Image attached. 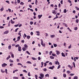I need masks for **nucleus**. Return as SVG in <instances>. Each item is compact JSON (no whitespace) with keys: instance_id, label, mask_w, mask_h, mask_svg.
I'll return each instance as SVG.
<instances>
[{"instance_id":"nucleus-1","label":"nucleus","mask_w":79,"mask_h":79,"mask_svg":"<svg viewBox=\"0 0 79 79\" xmlns=\"http://www.w3.org/2000/svg\"><path fill=\"white\" fill-rule=\"evenodd\" d=\"M40 77H39V78H40V79H42V78H44V75L43 74V73H40Z\"/></svg>"},{"instance_id":"nucleus-2","label":"nucleus","mask_w":79,"mask_h":79,"mask_svg":"<svg viewBox=\"0 0 79 79\" xmlns=\"http://www.w3.org/2000/svg\"><path fill=\"white\" fill-rule=\"evenodd\" d=\"M55 68V66L53 65L52 67H49L48 69H53V68Z\"/></svg>"},{"instance_id":"nucleus-3","label":"nucleus","mask_w":79,"mask_h":79,"mask_svg":"<svg viewBox=\"0 0 79 79\" xmlns=\"http://www.w3.org/2000/svg\"><path fill=\"white\" fill-rule=\"evenodd\" d=\"M8 33H9V31L8 30L4 32V34H8Z\"/></svg>"},{"instance_id":"nucleus-4","label":"nucleus","mask_w":79,"mask_h":79,"mask_svg":"<svg viewBox=\"0 0 79 79\" xmlns=\"http://www.w3.org/2000/svg\"><path fill=\"white\" fill-rule=\"evenodd\" d=\"M7 66V64H5V63H4L3 64H2V67H5V66Z\"/></svg>"},{"instance_id":"nucleus-5","label":"nucleus","mask_w":79,"mask_h":79,"mask_svg":"<svg viewBox=\"0 0 79 79\" xmlns=\"http://www.w3.org/2000/svg\"><path fill=\"white\" fill-rule=\"evenodd\" d=\"M18 51H19V52H21V50H22V49H21V46H19L18 48Z\"/></svg>"},{"instance_id":"nucleus-6","label":"nucleus","mask_w":79,"mask_h":79,"mask_svg":"<svg viewBox=\"0 0 79 79\" xmlns=\"http://www.w3.org/2000/svg\"><path fill=\"white\" fill-rule=\"evenodd\" d=\"M55 63H55V64H58V65H59L60 64V63H59V62H58V61H55Z\"/></svg>"},{"instance_id":"nucleus-7","label":"nucleus","mask_w":79,"mask_h":79,"mask_svg":"<svg viewBox=\"0 0 79 79\" xmlns=\"http://www.w3.org/2000/svg\"><path fill=\"white\" fill-rule=\"evenodd\" d=\"M42 16V15H38V17L39 18V19H40L41 18V17Z\"/></svg>"},{"instance_id":"nucleus-8","label":"nucleus","mask_w":79,"mask_h":79,"mask_svg":"<svg viewBox=\"0 0 79 79\" xmlns=\"http://www.w3.org/2000/svg\"><path fill=\"white\" fill-rule=\"evenodd\" d=\"M17 41H19L20 39H21V37H20V36H19L17 37Z\"/></svg>"},{"instance_id":"nucleus-9","label":"nucleus","mask_w":79,"mask_h":79,"mask_svg":"<svg viewBox=\"0 0 79 79\" xmlns=\"http://www.w3.org/2000/svg\"><path fill=\"white\" fill-rule=\"evenodd\" d=\"M56 53L57 55H59V54H60V52H59V51H57V50H56Z\"/></svg>"},{"instance_id":"nucleus-10","label":"nucleus","mask_w":79,"mask_h":79,"mask_svg":"<svg viewBox=\"0 0 79 79\" xmlns=\"http://www.w3.org/2000/svg\"><path fill=\"white\" fill-rule=\"evenodd\" d=\"M22 50L23 51H26L27 50V48H26L25 47H23L22 48Z\"/></svg>"},{"instance_id":"nucleus-11","label":"nucleus","mask_w":79,"mask_h":79,"mask_svg":"<svg viewBox=\"0 0 79 79\" xmlns=\"http://www.w3.org/2000/svg\"><path fill=\"white\" fill-rule=\"evenodd\" d=\"M10 58H11L10 55H9L7 57L6 60H8V59H10Z\"/></svg>"},{"instance_id":"nucleus-12","label":"nucleus","mask_w":79,"mask_h":79,"mask_svg":"<svg viewBox=\"0 0 79 79\" xmlns=\"http://www.w3.org/2000/svg\"><path fill=\"white\" fill-rule=\"evenodd\" d=\"M25 48H28V46H27V44H25L24 45Z\"/></svg>"},{"instance_id":"nucleus-13","label":"nucleus","mask_w":79,"mask_h":79,"mask_svg":"<svg viewBox=\"0 0 79 79\" xmlns=\"http://www.w3.org/2000/svg\"><path fill=\"white\" fill-rule=\"evenodd\" d=\"M8 48L9 50H10L11 48V45H10L8 46Z\"/></svg>"},{"instance_id":"nucleus-14","label":"nucleus","mask_w":79,"mask_h":79,"mask_svg":"<svg viewBox=\"0 0 79 79\" xmlns=\"http://www.w3.org/2000/svg\"><path fill=\"white\" fill-rule=\"evenodd\" d=\"M52 13L54 14V15H56V11L55 10L52 11Z\"/></svg>"},{"instance_id":"nucleus-15","label":"nucleus","mask_w":79,"mask_h":79,"mask_svg":"<svg viewBox=\"0 0 79 79\" xmlns=\"http://www.w3.org/2000/svg\"><path fill=\"white\" fill-rule=\"evenodd\" d=\"M11 24H14L15 23V21H13L12 19L11 20Z\"/></svg>"},{"instance_id":"nucleus-16","label":"nucleus","mask_w":79,"mask_h":79,"mask_svg":"<svg viewBox=\"0 0 79 79\" xmlns=\"http://www.w3.org/2000/svg\"><path fill=\"white\" fill-rule=\"evenodd\" d=\"M3 10H4V8H3V7H2L1 8L0 11H3Z\"/></svg>"},{"instance_id":"nucleus-17","label":"nucleus","mask_w":79,"mask_h":79,"mask_svg":"<svg viewBox=\"0 0 79 79\" xmlns=\"http://www.w3.org/2000/svg\"><path fill=\"white\" fill-rule=\"evenodd\" d=\"M62 56H64V57H65V55H64V54L63 53V52H62L61 53Z\"/></svg>"},{"instance_id":"nucleus-18","label":"nucleus","mask_w":79,"mask_h":79,"mask_svg":"<svg viewBox=\"0 0 79 79\" xmlns=\"http://www.w3.org/2000/svg\"><path fill=\"white\" fill-rule=\"evenodd\" d=\"M45 76L46 77H49V74L48 73L45 75Z\"/></svg>"},{"instance_id":"nucleus-19","label":"nucleus","mask_w":79,"mask_h":79,"mask_svg":"<svg viewBox=\"0 0 79 79\" xmlns=\"http://www.w3.org/2000/svg\"><path fill=\"white\" fill-rule=\"evenodd\" d=\"M50 58L51 59H54V57L53 56H50Z\"/></svg>"},{"instance_id":"nucleus-20","label":"nucleus","mask_w":79,"mask_h":79,"mask_svg":"<svg viewBox=\"0 0 79 79\" xmlns=\"http://www.w3.org/2000/svg\"><path fill=\"white\" fill-rule=\"evenodd\" d=\"M9 61L10 63H13V62H14V61L11 59H10Z\"/></svg>"},{"instance_id":"nucleus-21","label":"nucleus","mask_w":79,"mask_h":79,"mask_svg":"<svg viewBox=\"0 0 79 79\" xmlns=\"http://www.w3.org/2000/svg\"><path fill=\"white\" fill-rule=\"evenodd\" d=\"M63 25H64L65 26V27H68V26H67V24H66L65 23H63Z\"/></svg>"},{"instance_id":"nucleus-22","label":"nucleus","mask_w":79,"mask_h":79,"mask_svg":"<svg viewBox=\"0 0 79 79\" xmlns=\"http://www.w3.org/2000/svg\"><path fill=\"white\" fill-rule=\"evenodd\" d=\"M31 38V36L29 35H27V39H29Z\"/></svg>"},{"instance_id":"nucleus-23","label":"nucleus","mask_w":79,"mask_h":79,"mask_svg":"<svg viewBox=\"0 0 79 79\" xmlns=\"http://www.w3.org/2000/svg\"><path fill=\"white\" fill-rule=\"evenodd\" d=\"M31 59L32 60H36V58L35 57H32Z\"/></svg>"},{"instance_id":"nucleus-24","label":"nucleus","mask_w":79,"mask_h":79,"mask_svg":"<svg viewBox=\"0 0 79 79\" xmlns=\"http://www.w3.org/2000/svg\"><path fill=\"white\" fill-rule=\"evenodd\" d=\"M1 71L2 73H5V71H3V70L1 69Z\"/></svg>"},{"instance_id":"nucleus-25","label":"nucleus","mask_w":79,"mask_h":79,"mask_svg":"<svg viewBox=\"0 0 79 79\" xmlns=\"http://www.w3.org/2000/svg\"><path fill=\"white\" fill-rule=\"evenodd\" d=\"M41 45H42L43 47H45V44H41Z\"/></svg>"},{"instance_id":"nucleus-26","label":"nucleus","mask_w":79,"mask_h":79,"mask_svg":"<svg viewBox=\"0 0 79 79\" xmlns=\"http://www.w3.org/2000/svg\"><path fill=\"white\" fill-rule=\"evenodd\" d=\"M41 45H42L43 47H45V44H41Z\"/></svg>"},{"instance_id":"nucleus-27","label":"nucleus","mask_w":79,"mask_h":79,"mask_svg":"<svg viewBox=\"0 0 79 79\" xmlns=\"http://www.w3.org/2000/svg\"><path fill=\"white\" fill-rule=\"evenodd\" d=\"M55 37V35H51V38H53V37Z\"/></svg>"},{"instance_id":"nucleus-28","label":"nucleus","mask_w":79,"mask_h":79,"mask_svg":"<svg viewBox=\"0 0 79 79\" xmlns=\"http://www.w3.org/2000/svg\"><path fill=\"white\" fill-rule=\"evenodd\" d=\"M18 65H20L21 66H22V67H23V65H22V64L20 63H18L17 64Z\"/></svg>"},{"instance_id":"nucleus-29","label":"nucleus","mask_w":79,"mask_h":79,"mask_svg":"<svg viewBox=\"0 0 79 79\" xmlns=\"http://www.w3.org/2000/svg\"><path fill=\"white\" fill-rule=\"evenodd\" d=\"M13 78L14 79H18V77H14Z\"/></svg>"},{"instance_id":"nucleus-30","label":"nucleus","mask_w":79,"mask_h":79,"mask_svg":"<svg viewBox=\"0 0 79 79\" xmlns=\"http://www.w3.org/2000/svg\"><path fill=\"white\" fill-rule=\"evenodd\" d=\"M64 77H66V74L64 73L63 74V76Z\"/></svg>"},{"instance_id":"nucleus-31","label":"nucleus","mask_w":79,"mask_h":79,"mask_svg":"<svg viewBox=\"0 0 79 79\" xmlns=\"http://www.w3.org/2000/svg\"><path fill=\"white\" fill-rule=\"evenodd\" d=\"M54 46V47H57V44H53Z\"/></svg>"},{"instance_id":"nucleus-32","label":"nucleus","mask_w":79,"mask_h":79,"mask_svg":"<svg viewBox=\"0 0 79 79\" xmlns=\"http://www.w3.org/2000/svg\"><path fill=\"white\" fill-rule=\"evenodd\" d=\"M76 23H79V19H77L76 20Z\"/></svg>"},{"instance_id":"nucleus-33","label":"nucleus","mask_w":79,"mask_h":79,"mask_svg":"<svg viewBox=\"0 0 79 79\" xmlns=\"http://www.w3.org/2000/svg\"><path fill=\"white\" fill-rule=\"evenodd\" d=\"M26 53H27V54H28V55H30L31 54V53H29V52H28V51H26Z\"/></svg>"},{"instance_id":"nucleus-34","label":"nucleus","mask_w":79,"mask_h":79,"mask_svg":"<svg viewBox=\"0 0 79 79\" xmlns=\"http://www.w3.org/2000/svg\"><path fill=\"white\" fill-rule=\"evenodd\" d=\"M52 53H53V52H52V51H50L49 52V55H51Z\"/></svg>"},{"instance_id":"nucleus-35","label":"nucleus","mask_w":79,"mask_h":79,"mask_svg":"<svg viewBox=\"0 0 79 79\" xmlns=\"http://www.w3.org/2000/svg\"><path fill=\"white\" fill-rule=\"evenodd\" d=\"M35 77L36 78V79H38L37 77H38V76L37 75H35Z\"/></svg>"},{"instance_id":"nucleus-36","label":"nucleus","mask_w":79,"mask_h":79,"mask_svg":"<svg viewBox=\"0 0 79 79\" xmlns=\"http://www.w3.org/2000/svg\"><path fill=\"white\" fill-rule=\"evenodd\" d=\"M67 73H68V74H70V73H71L70 71H69V70L67 71Z\"/></svg>"},{"instance_id":"nucleus-37","label":"nucleus","mask_w":79,"mask_h":79,"mask_svg":"<svg viewBox=\"0 0 79 79\" xmlns=\"http://www.w3.org/2000/svg\"><path fill=\"white\" fill-rule=\"evenodd\" d=\"M19 47V44H17L15 46V47Z\"/></svg>"},{"instance_id":"nucleus-38","label":"nucleus","mask_w":79,"mask_h":79,"mask_svg":"<svg viewBox=\"0 0 79 79\" xmlns=\"http://www.w3.org/2000/svg\"><path fill=\"white\" fill-rule=\"evenodd\" d=\"M27 63L29 64H32V63H31V62L30 61H27Z\"/></svg>"},{"instance_id":"nucleus-39","label":"nucleus","mask_w":79,"mask_h":79,"mask_svg":"<svg viewBox=\"0 0 79 79\" xmlns=\"http://www.w3.org/2000/svg\"><path fill=\"white\" fill-rule=\"evenodd\" d=\"M78 78L77 76H75L74 77L73 79H77Z\"/></svg>"},{"instance_id":"nucleus-40","label":"nucleus","mask_w":79,"mask_h":79,"mask_svg":"<svg viewBox=\"0 0 79 79\" xmlns=\"http://www.w3.org/2000/svg\"><path fill=\"white\" fill-rule=\"evenodd\" d=\"M66 12H67V11H66V9H65L64 10V13H66Z\"/></svg>"},{"instance_id":"nucleus-41","label":"nucleus","mask_w":79,"mask_h":79,"mask_svg":"<svg viewBox=\"0 0 79 79\" xmlns=\"http://www.w3.org/2000/svg\"><path fill=\"white\" fill-rule=\"evenodd\" d=\"M60 67H61V65H59L57 67V69H59V68H60Z\"/></svg>"},{"instance_id":"nucleus-42","label":"nucleus","mask_w":79,"mask_h":79,"mask_svg":"<svg viewBox=\"0 0 79 79\" xmlns=\"http://www.w3.org/2000/svg\"><path fill=\"white\" fill-rule=\"evenodd\" d=\"M74 30H75V31H77V27H75Z\"/></svg>"},{"instance_id":"nucleus-43","label":"nucleus","mask_w":79,"mask_h":79,"mask_svg":"<svg viewBox=\"0 0 79 79\" xmlns=\"http://www.w3.org/2000/svg\"><path fill=\"white\" fill-rule=\"evenodd\" d=\"M43 71H45V72H46V71H47V69L44 68L43 69Z\"/></svg>"},{"instance_id":"nucleus-44","label":"nucleus","mask_w":79,"mask_h":79,"mask_svg":"<svg viewBox=\"0 0 79 79\" xmlns=\"http://www.w3.org/2000/svg\"><path fill=\"white\" fill-rule=\"evenodd\" d=\"M33 23H34L33 22L31 21L30 22V24L31 25L33 24Z\"/></svg>"},{"instance_id":"nucleus-45","label":"nucleus","mask_w":79,"mask_h":79,"mask_svg":"<svg viewBox=\"0 0 79 79\" xmlns=\"http://www.w3.org/2000/svg\"><path fill=\"white\" fill-rule=\"evenodd\" d=\"M11 56L12 58H14V57H15V56H14V54H12Z\"/></svg>"},{"instance_id":"nucleus-46","label":"nucleus","mask_w":79,"mask_h":79,"mask_svg":"<svg viewBox=\"0 0 79 79\" xmlns=\"http://www.w3.org/2000/svg\"><path fill=\"white\" fill-rule=\"evenodd\" d=\"M5 71V73H6V74H7V73H8L7 69H6Z\"/></svg>"},{"instance_id":"nucleus-47","label":"nucleus","mask_w":79,"mask_h":79,"mask_svg":"<svg viewBox=\"0 0 79 79\" xmlns=\"http://www.w3.org/2000/svg\"><path fill=\"white\" fill-rule=\"evenodd\" d=\"M72 47V46H71V44H70L69 46V48H71Z\"/></svg>"},{"instance_id":"nucleus-48","label":"nucleus","mask_w":79,"mask_h":79,"mask_svg":"<svg viewBox=\"0 0 79 79\" xmlns=\"http://www.w3.org/2000/svg\"><path fill=\"white\" fill-rule=\"evenodd\" d=\"M19 29V28H17L15 30V32H17L18 31V30Z\"/></svg>"},{"instance_id":"nucleus-49","label":"nucleus","mask_w":79,"mask_h":79,"mask_svg":"<svg viewBox=\"0 0 79 79\" xmlns=\"http://www.w3.org/2000/svg\"><path fill=\"white\" fill-rule=\"evenodd\" d=\"M19 26V24H17V25H14L15 27H18Z\"/></svg>"},{"instance_id":"nucleus-50","label":"nucleus","mask_w":79,"mask_h":79,"mask_svg":"<svg viewBox=\"0 0 79 79\" xmlns=\"http://www.w3.org/2000/svg\"><path fill=\"white\" fill-rule=\"evenodd\" d=\"M23 72H24V73H27V71H26V70H24L23 71Z\"/></svg>"},{"instance_id":"nucleus-51","label":"nucleus","mask_w":79,"mask_h":79,"mask_svg":"<svg viewBox=\"0 0 79 79\" xmlns=\"http://www.w3.org/2000/svg\"><path fill=\"white\" fill-rule=\"evenodd\" d=\"M74 74L73 73H71L70 74V76H74Z\"/></svg>"},{"instance_id":"nucleus-52","label":"nucleus","mask_w":79,"mask_h":79,"mask_svg":"<svg viewBox=\"0 0 79 79\" xmlns=\"http://www.w3.org/2000/svg\"><path fill=\"white\" fill-rule=\"evenodd\" d=\"M28 76H31V75L30 74V72H28Z\"/></svg>"},{"instance_id":"nucleus-53","label":"nucleus","mask_w":79,"mask_h":79,"mask_svg":"<svg viewBox=\"0 0 79 79\" xmlns=\"http://www.w3.org/2000/svg\"><path fill=\"white\" fill-rule=\"evenodd\" d=\"M20 5H24V3H23V2H21L20 3Z\"/></svg>"},{"instance_id":"nucleus-54","label":"nucleus","mask_w":79,"mask_h":79,"mask_svg":"<svg viewBox=\"0 0 79 79\" xmlns=\"http://www.w3.org/2000/svg\"><path fill=\"white\" fill-rule=\"evenodd\" d=\"M8 10L9 12H11V10L10 9H8Z\"/></svg>"},{"instance_id":"nucleus-55","label":"nucleus","mask_w":79,"mask_h":79,"mask_svg":"<svg viewBox=\"0 0 79 79\" xmlns=\"http://www.w3.org/2000/svg\"><path fill=\"white\" fill-rule=\"evenodd\" d=\"M41 44H43V40H42V39H41Z\"/></svg>"},{"instance_id":"nucleus-56","label":"nucleus","mask_w":79,"mask_h":79,"mask_svg":"<svg viewBox=\"0 0 79 79\" xmlns=\"http://www.w3.org/2000/svg\"><path fill=\"white\" fill-rule=\"evenodd\" d=\"M73 13H74V14H75L76 13V11L75 10H74L73 11Z\"/></svg>"},{"instance_id":"nucleus-57","label":"nucleus","mask_w":79,"mask_h":79,"mask_svg":"<svg viewBox=\"0 0 79 79\" xmlns=\"http://www.w3.org/2000/svg\"><path fill=\"white\" fill-rule=\"evenodd\" d=\"M73 66H74V68H75L76 66L75 65V63L74 62H73Z\"/></svg>"},{"instance_id":"nucleus-58","label":"nucleus","mask_w":79,"mask_h":79,"mask_svg":"<svg viewBox=\"0 0 79 79\" xmlns=\"http://www.w3.org/2000/svg\"><path fill=\"white\" fill-rule=\"evenodd\" d=\"M33 66H36V64L35 63V64H33Z\"/></svg>"},{"instance_id":"nucleus-59","label":"nucleus","mask_w":79,"mask_h":79,"mask_svg":"<svg viewBox=\"0 0 79 79\" xmlns=\"http://www.w3.org/2000/svg\"><path fill=\"white\" fill-rule=\"evenodd\" d=\"M38 60H40V59H41V58H40V57H39L38 58Z\"/></svg>"},{"instance_id":"nucleus-60","label":"nucleus","mask_w":79,"mask_h":79,"mask_svg":"<svg viewBox=\"0 0 79 79\" xmlns=\"http://www.w3.org/2000/svg\"><path fill=\"white\" fill-rule=\"evenodd\" d=\"M13 66V64H10V66Z\"/></svg>"},{"instance_id":"nucleus-61","label":"nucleus","mask_w":79,"mask_h":79,"mask_svg":"<svg viewBox=\"0 0 79 79\" xmlns=\"http://www.w3.org/2000/svg\"><path fill=\"white\" fill-rule=\"evenodd\" d=\"M3 28H4V27L3 26H0V29H3Z\"/></svg>"},{"instance_id":"nucleus-62","label":"nucleus","mask_w":79,"mask_h":79,"mask_svg":"<svg viewBox=\"0 0 79 79\" xmlns=\"http://www.w3.org/2000/svg\"><path fill=\"white\" fill-rule=\"evenodd\" d=\"M17 62H19V59H17Z\"/></svg>"},{"instance_id":"nucleus-63","label":"nucleus","mask_w":79,"mask_h":79,"mask_svg":"<svg viewBox=\"0 0 79 79\" xmlns=\"http://www.w3.org/2000/svg\"><path fill=\"white\" fill-rule=\"evenodd\" d=\"M29 7H30V8H32V5H29Z\"/></svg>"},{"instance_id":"nucleus-64","label":"nucleus","mask_w":79,"mask_h":79,"mask_svg":"<svg viewBox=\"0 0 79 79\" xmlns=\"http://www.w3.org/2000/svg\"><path fill=\"white\" fill-rule=\"evenodd\" d=\"M76 9H77V10H79V8H78V7H76Z\"/></svg>"}]
</instances>
